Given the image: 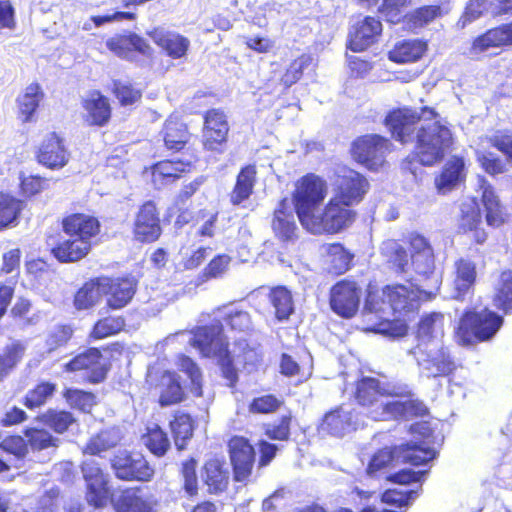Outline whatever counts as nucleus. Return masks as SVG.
I'll list each match as a JSON object with an SVG mask.
<instances>
[{
	"label": "nucleus",
	"mask_w": 512,
	"mask_h": 512,
	"mask_svg": "<svg viewBox=\"0 0 512 512\" xmlns=\"http://www.w3.org/2000/svg\"><path fill=\"white\" fill-rule=\"evenodd\" d=\"M410 431L414 438L410 442L396 446L393 450L389 448L381 449L372 456L367 468L369 475L376 474L395 460L417 466L436 457V451L431 447L433 441L432 429L429 423H415L411 426Z\"/></svg>",
	"instance_id": "20e7f679"
},
{
	"label": "nucleus",
	"mask_w": 512,
	"mask_h": 512,
	"mask_svg": "<svg viewBox=\"0 0 512 512\" xmlns=\"http://www.w3.org/2000/svg\"><path fill=\"white\" fill-rule=\"evenodd\" d=\"M360 289L354 282L341 281L334 285L330 293L332 310L344 318H351L358 310Z\"/></svg>",
	"instance_id": "2eb2a0df"
},
{
	"label": "nucleus",
	"mask_w": 512,
	"mask_h": 512,
	"mask_svg": "<svg viewBox=\"0 0 512 512\" xmlns=\"http://www.w3.org/2000/svg\"><path fill=\"white\" fill-rule=\"evenodd\" d=\"M444 336V315L433 312L423 316L417 330V344H431Z\"/></svg>",
	"instance_id": "7c9ffc66"
},
{
	"label": "nucleus",
	"mask_w": 512,
	"mask_h": 512,
	"mask_svg": "<svg viewBox=\"0 0 512 512\" xmlns=\"http://www.w3.org/2000/svg\"><path fill=\"white\" fill-rule=\"evenodd\" d=\"M26 351L25 343L12 340L0 352V379L5 378L22 360Z\"/></svg>",
	"instance_id": "37998d69"
},
{
	"label": "nucleus",
	"mask_w": 512,
	"mask_h": 512,
	"mask_svg": "<svg viewBox=\"0 0 512 512\" xmlns=\"http://www.w3.org/2000/svg\"><path fill=\"white\" fill-rule=\"evenodd\" d=\"M352 411L344 406L337 407L327 412L319 425V432L333 436H343L358 427Z\"/></svg>",
	"instance_id": "6ab92c4d"
},
{
	"label": "nucleus",
	"mask_w": 512,
	"mask_h": 512,
	"mask_svg": "<svg viewBox=\"0 0 512 512\" xmlns=\"http://www.w3.org/2000/svg\"><path fill=\"white\" fill-rule=\"evenodd\" d=\"M27 454L25 441L20 436H10L0 443V472L11 468L20 469Z\"/></svg>",
	"instance_id": "a878e982"
},
{
	"label": "nucleus",
	"mask_w": 512,
	"mask_h": 512,
	"mask_svg": "<svg viewBox=\"0 0 512 512\" xmlns=\"http://www.w3.org/2000/svg\"><path fill=\"white\" fill-rule=\"evenodd\" d=\"M204 479L211 492L217 493L225 489L228 483V474L223 464L217 459H211L204 466Z\"/></svg>",
	"instance_id": "a18cd8bd"
},
{
	"label": "nucleus",
	"mask_w": 512,
	"mask_h": 512,
	"mask_svg": "<svg viewBox=\"0 0 512 512\" xmlns=\"http://www.w3.org/2000/svg\"><path fill=\"white\" fill-rule=\"evenodd\" d=\"M22 209L20 200L0 193V230L15 224Z\"/></svg>",
	"instance_id": "603ef678"
},
{
	"label": "nucleus",
	"mask_w": 512,
	"mask_h": 512,
	"mask_svg": "<svg viewBox=\"0 0 512 512\" xmlns=\"http://www.w3.org/2000/svg\"><path fill=\"white\" fill-rule=\"evenodd\" d=\"M191 164L181 160H164L158 162L152 167V181L158 188L173 182L179 178L182 173L189 171Z\"/></svg>",
	"instance_id": "2f4dec72"
},
{
	"label": "nucleus",
	"mask_w": 512,
	"mask_h": 512,
	"mask_svg": "<svg viewBox=\"0 0 512 512\" xmlns=\"http://www.w3.org/2000/svg\"><path fill=\"white\" fill-rule=\"evenodd\" d=\"M464 161L461 158L453 157L444 166L435 184L439 192L445 194L457 186L464 178Z\"/></svg>",
	"instance_id": "c9c22d12"
},
{
	"label": "nucleus",
	"mask_w": 512,
	"mask_h": 512,
	"mask_svg": "<svg viewBox=\"0 0 512 512\" xmlns=\"http://www.w3.org/2000/svg\"><path fill=\"white\" fill-rule=\"evenodd\" d=\"M163 137L168 149L180 150L187 143L189 133L184 123L177 118L170 117L165 122Z\"/></svg>",
	"instance_id": "c03bdc74"
},
{
	"label": "nucleus",
	"mask_w": 512,
	"mask_h": 512,
	"mask_svg": "<svg viewBox=\"0 0 512 512\" xmlns=\"http://www.w3.org/2000/svg\"><path fill=\"white\" fill-rule=\"evenodd\" d=\"M502 324L503 318L489 309L467 311L459 321L456 336L462 345L487 341L495 336Z\"/></svg>",
	"instance_id": "1a4fd4ad"
},
{
	"label": "nucleus",
	"mask_w": 512,
	"mask_h": 512,
	"mask_svg": "<svg viewBox=\"0 0 512 512\" xmlns=\"http://www.w3.org/2000/svg\"><path fill=\"white\" fill-rule=\"evenodd\" d=\"M389 141L379 135H365L356 139L351 147L353 158L370 170L383 166Z\"/></svg>",
	"instance_id": "9b49d317"
},
{
	"label": "nucleus",
	"mask_w": 512,
	"mask_h": 512,
	"mask_svg": "<svg viewBox=\"0 0 512 512\" xmlns=\"http://www.w3.org/2000/svg\"><path fill=\"white\" fill-rule=\"evenodd\" d=\"M401 393L381 388L374 378H365L357 386L356 399L374 421L396 419V397Z\"/></svg>",
	"instance_id": "423d86ee"
},
{
	"label": "nucleus",
	"mask_w": 512,
	"mask_h": 512,
	"mask_svg": "<svg viewBox=\"0 0 512 512\" xmlns=\"http://www.w3.org/2000/svg\"><path fill=\"white\" fill-rule=\"evenodd\" d=\"M84 119L90 125L103 126L110 118V105L98 91L89 93L83 100Z\"/></svg>",
	"instance_id": "bb28decb"
},
{
	"label": "nucleus",
	"mask_w": 512,
	"mask_h": 512,
	"mask_svg": "<svg viewBox=\"0 0 512 512\" xmlns=\"http://www.w3.org/2000/svg\"><path fill=\"white\" fill-rule=\"evenodd\" d=\"M494 305L509 312L512 310V271H504L496 286Z\"/></svg>",
	"instance_id": "5fc2aeb1"
},
{
	"label": "nucleus",
	"mask_w": 512,
	"mask_h": 512,
	"mask_svg": "<svg viewBox=\"0 0 512 512\" xmlns=\"http://www.w3.org/2000/svg\"><path fill=\"white\" fill-rule=\"evenodd\" d=\"M107 48L121 58H129L132 51L148 54L150 47L147 42L136 34L115 36L106 41Z\"/></svg>",
	"instance_id": "473e14b6"
},
{
	"label": "nucleus",
	"mask_w": 512,
	"mask_h": 512,
	"mask_svg": "<svg viewBox=\"0 0 512 512\" xmlns=\"http://www.w3.org/2000/svg\"><path fill=\"white\" fill-rule=\"evenodd\" d=\"M177 336L187 337L192 346L197 348L205 357L217 358L220 364L229 373V367L233 359L228 351V343L223 335V328L220 322L210 326L197 328L194 332H180L167 337L171 341Z\"/></svg>",
	"instance_id": "0eeeda50"
},
{
	"label": "nucleus",
	"mask_w": 512,
	"mask_h": 512,
	"mask_svg": "<svg viewBox=\"0 0 512 512\" xmlns=\"http://www.w3.org/2000/svg\"><path fill=\"white\" fill-rule=\"evenodd\" d=\"M381 33L382 23L380 20L367 16L351 28L349 47L355 52L364 51L378 41Z\"/></svg>",
	"instance_id": "f3484780"
},
{
	"label": "nucleus",
	"mask_w": 512,
	"mask_h": 512,
	"mask_svg": "<svg viewBox=\"0 0 512 512\" xmlns=\"http://www.w3.org/2000/svg\"><path fill=\"white\" fill-rule=\"evenodd\" d=\"M311 63L312 57L306 54L301 55L291 62L281 77V83L284 87L289 88L295 84L302 77L303 71L307 69Z\"/></svg>",
	"instance_id": "bf43d9fd"
},
{
	"label": "nucleus",
	"mask_w": 512,
	"mask_h": 512,
	"mask_svg": "<svg viewBox=\"0 0 512 512\" xmlns=\"http://www.w3.org/2000/svg\"><path fill=\"white\" fill-rule=\"evenodd\" d=\"M55 392V385L50 382H42L30 390L25 397V406L35 409L44 405Z\"/></svg>",
	"instance_id": "052dcab7"
},
{
	"label": "nucleus",
	"mask_w": 512,
	"mask_h": 512,
	"mask_svg": "<svg viewBox=\"0 0 512 512\" xmlns=\"http://www.w3.org/2000/svg\"><path fill=\"white\" fill-rule=\"evenodd\" d=\"M427 50V43L421 40H403L397 42L388 57L395 63H410L419 60Z\"/></svg>",
	"instance_id": "72a5a7b5"
},
{
	"label": "nucleus",
	"mask_w": 512,
	"mask_h": 512,
	"mask_svg": "<svg viewBox=\"0 0 512 512\" xmlns=\"http://www.w3.org/2000/svg\"><path fill=\"white\" fill-rule=\"evenodd\" d=\"M396 418L424 416L427 413L425 404L413 398L398 399L396 398Z\"/></svg>",
	"instance_id": "69168bd1"
},
{
	"label": "nucleus",
	"mask_w": 512,
	"mask_h": 512,
	"mask_svg": "<svg viewBox=\"0 0 512 512\" xmlns=\"http://www.w3.org/2000/svg\"><path fill=\"white\" fill-rule=\"evenodd\" d=\"M111 502L116 512H157L158 506L155 496L140 487L117 491Z\"/></svg>",
	"instance_id": "f8f14e48"
},
{
	"label": "nucleus",
	"mask_w": 512,
	"mask_h": 512,
	"mask_svg": "<svg viewBox=\"0 0 512 512\" xmlns=\"http://www.w3.org/2000/svg\"><path fill=\"white\" fill-rule=\"evenodd\" d=\"M272 228L275 235L282 241H292L296 236L294 215L286 199H283L274 212Z\"/></svg>",
	"instance_id": "c756f323"
},
{
	"label": "nucleus",
	"mask_w": 512,
	"mask_h": 512,
	"mask_svg": "<svg viewBox=\"0 0 512 512\" xmlns=\"http://www.w3.org/2000/svg\"><path fill=\"white\" fill-rule=\"evenodd\" d=\"M219 311L226 323L233 329L240 332L250 331L253 327L251 315L249 312L236 306H225Z\"/></svg>",
	"instance_id": "864d4df0"
},
{
	"label": "nucleus",
	"mask_w": 512,
	"mask_h": 512,
	"mask_svg": "<svg viewBox=\"0 0 512 512\" xmlns=\"http://www.w3.org/2000/svg\"><path fill=\"white\" fill-rule=\"evenodd\" d=\"M177 365L179 369L184 372L191 381V391L196 396L202 395V375L198 366L187 356L180 355L178 357Z\"/></svg>",
	"instance_id": "e2e57ef3"
},
{
	"label": "nucleus",
	"mask_w": 512,
	"mask_h": 512,
	"mask_svg": "<svg viewBox=\"0 0 512 512\" xmlns=\"http://www.w3.org/2000/svg\"><path fill=\"white\" fill-rule=\"evenodd\" d=\"M141 439L151 453L158 457L163 456L170 448V441L167 434L157 424L148 426L147 432Z\"/></svg>",
	"instance_id": "49530a36"
},
{
	"label": "nucleus",
	"mask_w": 512,
	"mask_h": 512,
	"mask_svg": "<svg viewBox=\"0 0 512 512\" xmlns=\"http://www.w3.org/2000/svg\"><path fill=\"white\" fill-rule=\"evenodd\" d=\"M184 390L179 382V377L172 372H165L160 380L161 406L176 404L183 400Z\"/></svg>",
	"instance_id": "a19ab883"
},
{
	"label": "nucleus",
	"mask_w": 512,
	"mask_h": 512,
	"mask_svg": "<svg viewBox=\"0 0 512 512\" xmlns=\"http://www.w3.org/2000/svg\"><path fill=\"white\" fill-rule=\"evenodd\" d=\"M482 202L486 208V220L490 226H499L503 222V212L500 200L493 187L484 179H480Z\"/></svg>",
	"instance_id": "79ce46f5"
},
{
	"label": "nucleus",
	"mask_w": 512,
	"mask_h": 512,
	"mask_svg": "<svg viewBox=\"0 0 512 512\" xmlns=\"http://www.w3.org/2000/svg\"><path fill=\"white\" fill-rule=\"evenodd\" d=\"M432 109L422 108L421 113L410 108L397 109L385 118V125L392 137L401 143L416 139V154L421 164L431 166L442 160L452 145L450 129L437 120Z\"/></svg>",
	"instance_id": "f257e3e1"
},
{
	"label": "nucleus",
	"mask_w": 512,
	"mask_h": 512,
	"mask_svg": "<svg viewBox=\"0 0 512 512\" xmlns=\"http://www.w3.org/2000/svg\"><path fill=\"white\" fill-rule=\"evenodd\" d=\"M327 194L326 181L315 174H307L296 182L295 210L302 226L313 234H335L333 220L328 218V203L323 206Z\"/></svg>",
	"instance_id": "f03ea898"
},
{
	"label": "nucleus",
	"mask_w": 512,
	"mask_h": 512,
	"mask_svg": "<svg viewBox=\"0 0 512 512\" xmlns=\"http://www.w3.org/2000/svg\"><path fill=\"white\" fill-rule=\"evenodd\" d=\"M380 253L386 261L400 273H407L410 267L406 249L398 241L387 239L380 246Z\"/></svg>",
	"instance_id": "4c0bfd02"
},
{
	"label": "nucleus",
	"mask_w": 512,
	"mask_h": 512,
	"mask_svg": "<svg viewBox=\"0 0 512 512\" xmlns=\"http://www.w3.org/2000/svg\"><path fill=\"white\" fill-rule=\"evenodd\" d=\"M512 45V22L502 24L488 30L477 37L472 44L471 54L478 55L488 51L490 48H500Z\"/></svg>",
	"instance_id": "4be33fe9"
},
{
	"label": "nucleus",
	"mask_w": 512,
	"mask_h": 512,
	"mask_svg": "<svg viewBox=\"0 0 512 512\" xmlns=\"http://www.w3.org/2000/svg\"><path fill=\"white\" fill-rule=\"evenodd\" d=\"M442 16L443 10L440 6L429 5L414 10L406 17L409 27L413 30H416L429 25L434 20L441 18Z\"/></svg>",
	"instance_id": "3c124183"
},
{
	"label": "nucleus",
	"mask_w": 512,
	"mask_h": 512,
	"mask_svg": "<svg viewBox=\"0 0 512 512\" xmlns=\"http://www.w3.org/2000/svg\"><path fill=\"white\" fill-rule=\"evenodd\" d=\"M38 419L57 433L65 432L74 422L71 413L52 409L39 416Z\"/></svg>",
	"instance_id": "13d9d810"
},
{
	"label": "nucleus",
	"mask_w": 512,
	"mask_h": 512,
	"mask_svg": "<svg viewBox=\"0 0 512 512\" xmlns=\"http://www.w3.org/2000/svg\"><path fill=\"white\" fill-rule=\"evenodd\" d=\"M124 326V320L120 317H107L99 320L91 333L95 339H103L119 332Z\"/></svg>",
	"instance_id": "338daca9"
},
{
	"label": "nucleus",
	"mask_w": 512,
	"mask_h": 512,
	"mask_svg": "<svg viewBox=\"0 0 512 512\" xmlns=\"http://www.w3.org/2000/svg\"><path fill=\"white\" fill-rule=\"evenodd\" d=\"M174 435L175 445L179 450L186 446V441L191 438L193 433L192 419L187 414H178L170 423Z\"/></svg>",
	"instance_id": "6e6d98bb"
},
{
	"label": "nucleus",
	"mask_w": 512,
	"mask_h": 512,
	"mask_svg": "<svg viewBox=\"0 0 512 512\" xmlns=\"http://www.w3.org/2000/svg\"><path fill=\"white\" fill-rule=\"evenodd\" d=\"M409 353L414 356L421 377L428 379L447 377L456 368L449 349L443 341L417 344Z\"/></svg>",
	"instance_id": "6e6552de"
},
{
	"label": "nucleus",
	"mask_w": 512,
	"mask_h": 512,
	"mask_svg": "<svg viewBox=\"0 0 512 512\" xmlns=\"http://www.w3.org/2000/svg\"><path fill=\"white\" fill-rule=\"evenodd\" d=\"M103 295L102 279L86 283L75 295L77 309H88L99 302Z\"/></svg>",
	"instance_id": "09e8293b"
},
{
	"label": "nucleus",
	"mask_w": 512,
	"mask_h": 512,
	"mask_svg": "<svg viewBox=\"0 0 512 512\" xmlns=\"http://www.w3.org/2000/svg\"><path fill=\"white\" fill-rule=\"evenodd\" d=\"M411 266L418 276V281L432 280L434 285H438V279L435 277V257L434 252L428 254H411Z\"/></svg>",
	"instance_id": "de8ad7c7"
},
{
	"label": "nucleus",
	"mask_w": 512,
	"mask_h": 512,
	"mask_svg": "<svg viewBox=\"0 0 512 512\" xmlns=\"http://www.w3.org/2000/svg\"><path fill=\"white\" fill-rule=\"evenodd\" d=\"M103 294H107V304L113 309L124 307L135 293L134 282L130 279H102Z\"/></svg>",
	"instance_id": "393cba45"
},
{
	"label": "nucleus",
	"mask_w": 512,
	"mask_h": 512,
	"mask_svg": "<svg viewBox=\"0 0 512 512\" xmlns=\"http://www.w3.org/2000/svg\"><path fill=\"white\" fill-rule=\"evenodd\" d=\"M230 262L231 258L227 254L214 257L206 266L204 272L197 277L196 285H200L210 278L221 277L228 270Z\"/></svg>",
	"instance_id": "680f3d73"
},
{
	"label": "nucleus",
	"mask_w": 512,
	"mask_h": 512,
	"mask_svg": "<svg viewBox=\"0 0 512 512\" xmlns=\"http://www.w3.org/2000/svg\"><path fill=\"white\" fill-rule=\"evenodd\" d=\"M44 97L45 93L37 82H32L23 89L16 99L19 115L23 122L28 123L33 120Z\"/></svg>",
	"instance_id": "cd10ccee"
},
{
	"label": "nucleus",
	"mask_w": 512,
	"mask_h": 512,
	"mask_svg": "<svg viewBox=\"0 0 512 512\" xmlns=\"http://www.w3.org/2000/svg\"><path fill=\"white\" fill-rule=\"evenodd\" d=\"M110 464L115 476L123 481L147 482L154 475V469L138 452L118 451L110 459Z\"/></svg>",
	"instance_id": "9d476101"
},
{
	"label": "nucleus",
	"mask_w": 512,
	"mask_h": 512,
	"mask_svg": "<svg viewBox=\"0 0 512 512\" xmlns=\"http://www.w3.org/2000/svg\"><path fill=\"white\" fill-rule=\"evenodd\" d=\"M478 270L476 263L469 257H460L453 263L452 293L456 299H463L470 294L476 283Z\"/></svg>",
	"instance_id": "dca6fc26"
},
{
	"label": "nucleus",
	"mask_w": 512,
	"mask_h": 512,
	"mask_svg": "<svg viewBox=\"0 0 512 512\" xmlns=\"http://www.w3.org/2000/svg\"><path fill=\"white\" fill-rule=\"evenodd\" d=\"M81 469L87 484V502L94 508L103 507L109 494L108 476L104 474L99 464L93 459L85 460Z\"/></svg>",
	"instance_id": "ddd939ff"
},
{
	"label": "nucleus",
	"mask_w": 512,
	"mask_h": 512,
	"mask_svg": "<svg viewBox=\"0 0 512 512\" xmlns=\"http://www.w3.org/2000/svg\"><path fill=\"white\" fill-rule=\"evenodd\" d=\"M255 179V166L248 165L241 169L237 176L235 187L230 194V201L233 205H239L250 197L253 192Z\"/></svg>",
	"instance_id": "ea45409f"
},
{
	"label": "nucleus",
	"mask_w": 512,
	"mask_h": 512,
	"mask_svg": "<svg viewBox=\"0 0 512 512\" xmlns=\"http://www.w3.org/2000/svg\"><path fill=\"white\" fill-rule=\"evenodd\" d=\"M321 254L331 272L342 274L349 269L352 255L341 244H324L321 247Z\"/></svg>",
	"instance_id": "f704fd0d"
},
{
	"label": "nucleus",
	"mask_w": 512,
	"mask_h": 512,
	"mask_svg": "<svg viewBox=\"0 0 512 512\" xmlns=\"http://www.w3.org/2000/svg\"><path fill=\"white\" fill-rule=\"evenodd\" d=\"M481 224V214L478 203L474 199H467L461 204V217L459 228L464 231H473Z\"/></svg>",
	"instance_id": "4d7b16f0"
},
{
	"label": "nucleus",
	"mask_w": 512,
	"mask_h": 512,
	"mask_svg": "<svg viewBox=\"0 0 512 512\" xmlns=\"http://www.w3.org/2000/svg\"><path fill=\"white\" fill-rule=\"evenodd\" d=\"M68 403L82 411H88L95 403L92 393L77 389H68L65 393Z\"/></svg>",
	"instance_id": "774afa93"
},
{
	"label": "nucleus",
	"mask_w": 512,
	"mask_h": 512,
	"mask_svg": "<svg viewBox=\"0 0 512 512\" xmlns=\"http://www.w3.org/2000/svg\"><path fill=\"white\" fill-rule=\"evenodd\" d=\"M32 449L43 450L49 447H57L58 438H54L48 431L44 429L28 428L24 432Z\"/></svg>",
	"instance_id": "0e129e2a"
},
{
	"label": "nucleus",
	"mask_w": 512,
	"mask_h": 512,
	"mask_svg": "<svg viewBox=\"0 0 512 512\" xmlns=\"http://www.w3.org/2000/svg\"><path fill=\"white\" fill-rule=\"evenodd\" d=\"M368 188L364 176L354 170H344L338 175L334 194L328 201V218L333 220L334 233L346 229L354 222L356 213L351 207L362 201Z\"/></svg>",
	"instance_id": "39448f33"
},
{
	"label": "nucleus",
	"mask_w": 512,
	"mask_h": 512,
	"mask_svg": "<svg viewBox=\"0 0 512 512\" xmlns=\"http://www.w3.org/2000/svg\"><path fill=\"white\" fill-rule=\"evenodd\" d=\"M122 438V433L118 428L103 430L89 439L83 448V453L100 455L102 452L116 447L121 442Z\"/></svg>",
	"instance_id": "e433bc0d"
},
{
	"label": "nucleus",
	"mask_w": 512,
	"mask_h": 512,
	"mask_svg": "<svg viewBox=\"0 0 512 512\" xmlns=\"http://www.w3.org/2000/svg\"><path fill=\"white\" fill-rule=\"evenodd\" d=\"M228 123L225 114L217 109L207 111L204 124V146L208 150H217L226 141Z\"/></svg>",
	"instance_id": "412c9836"
},
{
	"label": "nucleus",
	"mask_w": 512,
	"mask_h": 512,
	"mask_svg": "<svg viewBox=\"0 0 512 512\" xmlns=\"http://www.w3.org/2000/svg\"><path fill=\"white\" fill-rule=\"evenodd\" d=\"M278 320H286L294 310L291 292L285 287L274 288L269 295Z\"/></svg>",
	"instance_id": "8fccbe9b"
},
{
	"label": "nucleus",
	"mask_w": 512,
	"mask_h": 512,
	"mask_svg": "<svg viewBox=\"0 0 512 512\" xmlns=\"http://www.w3.org/2000/svg\"><path fill=\"white\" fill-rule=\"evenodd\" d=\"M230 461L233 466L234 479L237 482L247 481L255 462V450L248 439L234 436L228 443Z\"/></svg>",
	"instance_id": "4468645a"
},
{
	"label": "nucleus",
	"mask_w": 512,
	"mask_h": 512,
	"mask_svg": "<svg viewBox=\"0 0 512 512\" xmlns=\"http://www.w3.org/2000/svg\"><path fill=\"white\" fill-rule=\"evenodd\" d=\"M67 371H78L82 369L91 370L89 376L90 381L93 383L101 382L108 371V364L106 359L103 358L100 350L97 348H90L85 352L74 357L66 364Z\"/></svg>",
	"instance_id": "a211bd4d"
},
{
	"label": "nucleus",
	"mask_w": 512,
	"mask_h": 512,
	"mask_svg": "<svg viewBox=\"0 0 512 512\" xmlns=\"http://www.w3.org/2000/svg\"><path fill=\"white\" fill-rule=\"evenodd\" d=\"M63 230L70 237L90 241L100 230L99 221L90 215L73 214L63 220Z\"/></svg>",
	"instance_id": "b1692460"
},
{
	"label": "nucleus",
	"mask_w": 512,
	"mask_h": 512,
	"mask_svg": "<svg viewBox=\"0 0 512 512\" xmlns=\"http://www.w3.org/2000/svg\"><path fill=\"white\" fill-rule=\"evenodd\" d=\"M135 237L142 242H152L161 234V227L152 202L145 203L139 210L134 227Z\"/></svg>",
	"instance_id": "aec40b11"
},
{
	"label": "nucleus",
	"mask_w": 512,
	"mask_h": 512,
	"mask_svg": "<svg viewBox=\"0 0 512 512\" xmlns=\"http://www.w3.org/2000/svg\"><path fill=\"white\" fill-rule=\"evenodd\" d=\"M37 157L41 164L56 169L66 165L69 155L62 140L55 133H50L39 147Z\"/></svg>",
	"instance_id": "5701e85b"
},
{
	"label": "nucleus",
	"mask_w": 512,
	"mask_h": 512,
	"mask_svg": "<svg viewBox=\"0 0 512 512\" xmlns=\"http://www.w3.org/2000/svg\"><path fill=\"white\" fill-rule=\"evenodd\" d=\"M149 36L155 44L165 50L170 57L175 59L183 57L190 45L187 38L162 28H156L149 32Z\"/></svg>",
	"instance_id": "c85d7f7f"
},
{
	"label": "nucleus",
	"mask_w": 512,
	"mask_h": 512,
	"mask_svg": "<svg viewBox=\"0 0 512 512\" xmlns=\"http://www.w3.org/2000/svg\"><path fill=\"white\" fill-rule=\"evenodd\" d=\"M91 248V242L76 237L60 242L53 249L54 256L61 262H74L82 259Z\"/></svg>",
	"instance_id": "58836bf2"
},
{
	"label": "nucleus",
	"mask_w": 512,
	"mask_h": 512,
	"mask_svg": "<svg viewBox=\"0 0 512 512\" xmlns=\"http://www.w3.org/2000/svg\"><path fill=\"white\" fill-rule=\"evenodd\" d=\"M423 296H426V292L416 288L411 282L407 285L387 286L383 289L381 295L370 291L364 306L365 316L368 321H371L373 314H379L382 321L368 329L378 333L394 335L390 332L391 322L386 315L389 314L390 310L398 313L399 316L416 310Z\"/></svg>",
	"instance_id": "7ed1b4c3"
}]
</instances>
